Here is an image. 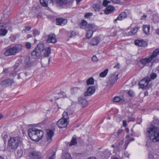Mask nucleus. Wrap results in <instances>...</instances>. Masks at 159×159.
Instances as JSON below:
<instances>
[{
  "label": "nucleus",
  "instance_id": "f704fd0d",
  "mask_svg": "<svg viewBox=\"0 0 159 159\" xmlns=\"http://www.w3.org/2000/svg\"><path fill=\"white\" fill-rule=\"evenodd\" d=\"M117 137H123L124 136V131L123 129H120L119 130L117 133L116 135Z\"/></svg>",
  "mask_w": 159,
  "mask_h": 159
},
{
  "label": "nucleus",
  "instance_id": "7ed1b4c3",
  "mask_svg": "<svg viewBox=\"0 0 159 159\" xmlns=\"http://www.w3.org/2000/svg\"><path fill=\"white\" fill-rule=\"evenodd\" d=\"M56 1L57 4L67 7L70 6L72 3L71 0H56ZM40 2L42 6L47 7L48 3H53V0H40Z\"/></svg>",
  "mask_w": 159,
  "mask_h": 159
},
{
  "label": "nucleus",
  "instance_id": "7c9ffc66",
  "mask_svg": "<svg viewBox=\"0 0 159 159\" xmlns=\"http://www.w3.org/2000/svg\"><path fill=\"white\" fill-rule=\"evenodd\" d=\"M114 7L111 6H108L105 10V13L107 14H108L112 12L114 9Z\"/></svg>",
  "mask_w": 159,
  "mask_h": 159
},
{
  "label": "nucleus",
  "instance_id": "69168bd1",
  "mask_svg": "<svg viewBox=\"0 0 159 159\" xmlns=\"http://www.w3.org/2000/svg\"><path fill=\"white\" fill-rule=\"evenodd\" d=\"M147 15H144L142 17V19H144L145 18H146L147 17Z\"/></svg>",
  "mask_w": 159,
  "mask_h": 159
},
{
  "label": "nucleus",
  "instance_id": "2eb2a0df",
  "mask_svg": "<svg viewBox=\"0 0 159 159\" xmlns=\"http://www.w3.org/2000/svg\"><path fill=\"white\" fill-rule=\"evenodd\" d=\"M41 153L39 152L33 151L30 153V155L35 159H40L41 158Z\"/></svg>",
  "mask_w": 159,
  "mask_h": 159
},
{
  "label": "nucleus",
  "instance_id": "c756f323",
  "mask_svg": "<svg viewBox=\"0 0 159 159\" xmlns=\"http://www.w3.org/2000/svg\"><path fill=\"white\" fill-rule=\"evenodd\" d=\"M150 27L149 25H143V32L147 35L149 34V30Z\"/></svg>",
  "mask_w": 159,
  "mask_h": 159
},
{
  "label": "nucleus",
  "instance_id": "052dcab7",
  "mask_svg": "<svg viewBox=\"0 0 159 159\" xmlns=\"http://www.w3.org/2000/svg\"><path fill=\"white\" fill-rule=\"evenodd\" d=\"M123 126L124 127H125L127 126L126 121V120H123Z\"/></svg>",
  "mask_w": 159,
  "mask_h": 159
},
{
  "label": "nucleus",
  "instance_id": "a19ab883",
  "mask_svg": "<svg viewBox=\"0 0 159 159\" xmlns=\"http://www.w3.org/2000/svg\"><path fill=\"white\" fill-rule=\"evenodd\" d=\"M60 98L62 97L63 98H66L67 97L66 93L63 91H61L60 93Z\"/></svg>",
  "mask_w": 159,
  "mask_h": 159
},
{
  "label": "nucleus",
  "instance_id": "f8f14e48",
  "mask_svg": "<svg viewBox=\"0 0 159 159\" xmlns=\"http://www.w3.org/2000/svg\"><path fill=\"white\" fill-rule=\"evenodd\" d=\"M68 121L64 118H61L58 121L57 125L60 128H63L66 127L68 124Z\"/></svg>",
  "mask_w": 159,
  "mask_h": 159
},
{
  "label": "nucleus",
  "instance_id": "c9c22d12",
  "mask_svg": "<svg viewBox=\"0 0 159 159\" xmlns=\"http://www.w3.org/2000/svg\"><path fill=\"white\" fill-rule=\"evenodd\" d=\"M94 80L92 78H90L88 79L86 81V84L87 85H92L94 84Z\"/></svg>",
  "mask_w": 159,
  "mask_h": 159
},
{
  "label": "nucleus",
  "instance_id": "e2e57ef3",
  "mask_svg": "<svg viewBox=\"0 0 159 159\" xmlns=\"http://www.w3.org/2000/svg\"><path fill=\"white\" fill-rule=\"evenodd\" d=\"M153 157V156L151 154H149V159H153L152 158Z\"/></svg>",
  "mask_w": 159,
  "mask_h": 159
},
{
  "label": "nucleus",
  "instance_id": "c03bdc74",
  "mask_svg": "<svg viewBox=\"0 0 159 159\" xmlns=\"http://www.w3.org/2000/svg\"><path fill=\"white\" fill-rule=\"evenodd\" d=\"M93 7L95 11H99L100 9V6L98 5H95Z\"/></svg>",
  "mask_w": 159,
  "mask_h": 159
},
{
  "label": "nucleus",
  "instance_id": "79ce46f5",
  "mask_svg": "<svg viewBox=\"0 0 159 159\" xmlns=\"http://www.w3.org/2000/svg\"><path fill=\"white\" fill-rule=\"evenodd\" d=\"M152 19L155 22H159V17L156 15L154 16Z\"/></svg>",
  "mask_w": 159,
  "mask_h": 159
},
{
  "label": "nucleus",
  "instance_id": "6ab92c4d",
  "mask_svg": "<svg viewBox=\"0 0 159 159\" xmlns=\"http://www.w3.org/2000/svg\"><path fill=\"white\" fill-rule=\"evenodd\" d=\"M67 22V21L65 19L58 18L56 19V23L57 25H64Z\"/></svg>",
  "mask_w": 159,
  "mask_h": 159
},
{
  "label": "nucleus",
  "instance_id": "dca6fc26",
  "mask_svg": "<svg viewBox=\"0 0 159 159\" xmlns=\"http://www.w3.org/2000/svg\"><path fill=\"white\" fill-rule=\"evenodd\" d=\"M5 25V24L2 23L0 24V35L1 36L5 35L7 32V30L3 28L6 27Z\"/></svg>",
  "mask_w": 159,
  "mask_h": 159
},
{
  "label": "nucleus",
  "instance_id": "72a5a7b5",
  "mask_svg": "<svg viewBox=\"0 0 159 159\" xmlns=\"http://www.w3.org/2000/svg\"><path fill=\"white\" fill-rule=\"evenodd\" d=\"M108 71V69H106L104 71L101 72L99 75V76L101 77H105Z\"/></svg>",
  "mask_w": 159,
  "mask_h": 159
},
{
  "label": "nucleus",
  "instance_id": "de8ad7c7",
  "mask_svg": "<svg viewBox=\"0 0 159 159\" xmlns=\"http://www.w3.org/2000/svg\"><path fill=\"white\" fill-rule=\"evenodd\" d=\"M129 95L131 97H134L135 96V94L134 92L132 90H130L128 93Z\"/></svg>",
  "mask_w": 159,
  "mask_h": 159
},
{
  "label": "nucleus",
  "instance_id": "49530a36",
  "mask_svg": "<svg viewBox=\"0 0 159 159\" xmlns=\"http://www.w3.org/2000/svg\"><path fill=\"white\" fill-rule=\"evenodd\" d=\"M157 77V75L156 74L154 73H152L150 75V79H152L153 80L154 79H155Z\"/></svg>",
  "mask_w": 159,
  "mask_h": 159
},
{
  "label": "nucleus",
  "instance_id": "393cba45",
  "mask_svg": "<svg viewBox=\"0 0 159 159\" xmlns=\"http://www.w3.org/2000/svg\"><path fill=\"white\" fill-rule=\"evenodd\" d=\"M13 82V80L12 79H7L2 81L1 84L6 86L9 85H11Z\"/></svg>",
  "mask_w": 159,
  "mask_h": 159
},
{
  "label": "nucleus",
  "instance_id": "0e129e2a",
  "mask_svg": "<svg viewBox=\"0 0 159 159\" xmlns=\"http://www.w3.org/2000/svg\"><path fill=\"white\" fill-rule=\"evenodd\" d=\"M156 33L157 34H159V29L156 30Z\"/></svg>",
  "mask_w": 159,
  "mask_h": 159
},
{
  "label": "nucleus",
  "instance_id": "5fc2aeb1",
  "mask_svg": "<svg viewBox=\"0 0 159 159\" xmlns=\"http://www.w3.org/2000/svg\"><path fill=\"white\" fill-rule=\"evenodd\" d=\"M17 154L18 157H20L22 155V152L21 150H19L17 152Z\"/></svg>",
  "mask_w": 159,
  "mask_h": 159
},
{
  "label": "nucleus",
  "instance_id": "6e6d98bb",
  "mask_svg": "<svg viewBox=\"0 0 159 159\" xmlns=\"http://www.w3.org/2000/svg\"><path fill=\"white\" fill-rule=\"evenodd\" d=\"M92 13H88L85 14L84 16L86 18L88 17L89 16H92Z\"/></svg>",
  "mask_w": 159,
  "mask_h": 159
},
{
  "label": "nucleus",
  "instance_id": "f257e3e1",
  "mask_svg": "<svg viewBox=\"0 0 159 159\" xmlns=\"http://www.w3.org/2000/svg\"><path fill=\"white\" fill-rule=\"evenodd\" d=\"M154 125H151L147 129L148 136L151 141L154 142L159 141V120L155 119L153 121Z\"/></svg>",
  "mask_w": 159,
  "mask_h": 159
},
{
  "label": "nucleus",
  "instance_id": "412c9836",
  "mask_svg": "<svg viewBox=\"0 0 159 159\" xmlns=\"http://www.w3.org/2000/svg\"><path fill=\"white\" fill-rule=\"evenodd\" d=\"M100 41V38L98 36H96L91 41L90 44L93 46L97 45Z\"/></svg>",
  "mask_w": 159,
  "mask_h": 159
},
{
  "label": "nucleus",
  "instance_id": "5701e85b",
  "mask_svg": "<svg viewBox=\"0 0 159 159\" xmlns=\"http://www.w3.org/2000/svg\"><path fill=\"white\" fill-rule=\"evenodd\" d=\"M25 63L27 67H29L33 64V61L31 58L29 57H26L25 60Z\"/></svg>",
  "mask_w": 159,
  "mask_h": 159
},
{
  "label": "nucleus",
  "instance_id": "58836bf2",
  "mask_svg": "<svg viewBox=\"0 0 159 159\" xmlns=\"http://www.w3.org/2000/svg\"><path fill=\"white\" fill-rule=\"evenodd\" d=\"M104 154L105 155V157H109L111 154L110 151L108 150H106L104 152Z\"/></svg>",
  "mask_w": 159,
  "mask_h": 159
},
{
  "label": "nucleus",
  "instance_id": "0eeeda50",
  "mask_svg": "<svg viewBox=\"0 0 159 159\" xmlns=\"http://www.w3.org/2000/svg\"><path fill=\"white\" fill-rule=\"evenodd\" d=\"M88 26L85 30L87 32L86 35L87 38L89 39L92 36L93 33L98 29V27L94 24H92V25H89Z\"/></svg>",
  "mask_w": 159,
  "mask_h": 159
},
{
  "label": "nucleus",
  "instance_id": "4d7b16f0",
  "mask_svg": "<svg viewBox=\"0 0 159 159\" xmlns=\"http://www.w3.org/2000/svg\"><path fill=\"white\" fill-rule=\"evenodd\" d=\"M55 153L53 152L52 155L48 159H55Z\"/></svg>",
  "mask_w": 159,
  "mask_h": 159
},
{
  "label": "nucleus",
  "instance_id": "20e7f679",
  "mask_svg": "<svg viewBox=\"0 0 159 159\" xmlns=\"http://www.w3.org/2000/svg\"><path fill=\"white\" fill-rule=\"evenodd\" d=\"M22 49V46L20 44H17L12 48L7 49L5 52L4 54L7 56L15 55L20 52Z\"/></svg>",
  "mask_w": 159,
  "mask_h": 159
},
{
  "label": "nucleus",
  "instance_id": "ea45409f",
  "mask_svg": "<svg viewBox=\"0 0 159 159\" xmlns=\"http://www.w3.org/2000/svg\"><path fill=\"white\" fill-rule=\"evenodd\" d=\"M33 34L34 36L38 35L40 34V31L37 30H33Z\"/></svg>",
  "mask_w": 159,
  "mask_h": 159
},
{
  "label": "nucleus",
  "instance_id": "473e14b6",
  "mask_svg": "<svg viewBox=\"0 0 159 159\" xmlns=\"http://www.w3.org/2000/svg\"><path fill=\"white\" fill-rule=\"evenodd\" d=\"M77 144V139L74 136H73L69 144V146H71L73 145H74Z\"/></svg>",
  "mask_w": 159,
  "mask_h": 159
},
{
  "label": "nucleus",
  "instance_id": "1a4fd4ad",
  "mask_svg": "<svg viewBox=\"0 0 159 159\" xmlns=\"http://www.w3.org/2000/svg\"><path fill=\"white\" fill-rule=\"evenodd\" d=\"M151 81L149 77H147L141 80L139 83L140 88L142 89H148L149 88V82Z\"/></svg>",
  "mask_w": 159,
  "mask_h": 159
},
{
  "label": "nucleus",
  "instance_id": "37998d69",
  "mask_svg": "<svg viewBox=\"0 0 159 159\" xmlns=\"http://www.w3.org/2000/svg\"><path fill=\"white\" fill-rule=\"evenodd\" d=\"M2 137L4 140L8 137V135L6 132H4L2 134Z\"/></svg>",
  "mask_w": 159,
  "mask_h": 159
},
{
  "label": "nucleus",
  "instance_id": "774afa93",
  "mask_svg": "<svg viewBox=\"0 0 159 159\" xmlns=\"http://www.w3.org/2000/svg\"><path fill=\"white\" fill-rule=\"evenodd\" d=\"M3 72H4L5 73H6L7 72V69H5L3 70Z\"/></svg>",
  "mask_w": 159,
  "mask_h": 159
},
{
  "label": "nucleus",
  "instance_id": "aec40b11",
  "mask_svg": "<svg viewBox=\"0 0 159 159\" xmlns=\"http://www.w3.org/2000/svg\"><path fill=\"white\" fill-rule=\"evenodd\" d=\"M126 140L125 143L124 145V149L125 150L127 148V146L132 141L134 140V138H132L130 137V136L129 135H127L126 136L125 138Z\"/></svg>",
  "mask_w": 159,
  "mask_h": 159
},
{
  "label": "nucleus",
  "instance_id": "a878e982",
  "mask_svg": "<svg viewBox=\"0 0 159 159\" xmlns=\"http://www.w3.org/2000/svg\"><path fill=\"white\" fill-rule=\"evenodd\" d=\"M92 24H87V22L85 20H82L80 25V28L86 30L88 27V25Z\"/></svg>",
  "mask_w": 159,
  "mask_h": 159
},
{
  "label": "nucleus",
  "instance_id": "8fccbe9b",
  "mask_svg": "<svg viewBox=\"0 0 159 159\" xmlns=\"http://www.w3.org/2000/svg\"><path fill=\"white\" fill-rule=\"evenodd\" d=\"M92 60L93 61L95 62H96L98 59L96 56H93L92 58Z\"/></svg>",
  "mask_w": 159,
  "mask_h": 159
},
{
  "label": "nucleus",
  "instance_id": "864d4df0",
  "mask_svg": "<svg viewBox=\"0 0 159 159\" xmlns=\"http://www.w3.org/2000/svg\"><path fill=\"white\" fill-rule=\"evenodd\" d=\"M129 122L130 121H134L135 120V118L133 117H128Z\"/></svg>",
  "mask_w": 159,
  "mask_h": 159
},
{
  "label": "nucleus",
  "instance_id": "6e6552de",
  "mask_svg": "<svg viewBox=\"0 0 159 159\" xmlns=\"http://www.w3.org/2000/svg\"><path fill=\"white\" fill-rule=\"evenodd\" d=\"M118 74H112L108 78V80L107 82V85L109 88H111L116 82L118 79Z\"/></svg>",
  "mask_w": 159,
  "mask_h": 159
},
{
  "label": "nucleus",
  "instance_id": "ddd939ff",
  "mask_svg": "<svg viewBox=\"0 0 159 159\" xmlns=\"http://www.w3.org/2000/svg\"><path fill=\"white\" fill-rule=\"evenodd\" d=\"M95 91V89L94 86H90L84 93V96H91L94 93Z\"/></svg>",
  "mask_w": 159,
  "mask_h": 159
},
{
  "label": "nucleus",
  "instance_id": "338daca9",
  "mask_svg": "<svg viewBox=\"0 0 159 159\" xmlns=\"http://www.w3.org/2000/svg\"><path fill=\"white\" fill-rule=\"evenodd\" d=\"M87 159H98L97 158H96L95 157H90L89 158H88Z\"/></svg>",
  "mask_w": 159,
  "mask_h": 159
},
{
  "label": "nucleus",
  "instance_id": "39448f33",
  "mask_svg": "<svg viewBox=\"0 0 159 159\" xmlns=\"http://www.w3.org/2000/svg\"><path fill=\"white\" fill-rule=\"evenodd\" d=\"M20 143V139L19 137H11L8 140V146L10 148L16 150Z\"/></svg>",
  "mask_w": 159,
  "mask_h": 159
},
{
  "label": "nucleus",
  "instance_id": "4c0bfd02",
  "mask_svg": "<svg viewBox=\"0 0 159 159\" xmlns=\"http://www.w3.org/2000/svg\"><path fill=\"white\" fill-rule=\"evenodd\" d=\"M124 143V141L123 140H121L120 141L119 143L118 144L116 145V147L117 148V149H118V151L120 150V147Z\"/></svg>",
  "mask_w": 159,
  "mask_h": 159
},
{
  "label": "nucleus",
  "instance_id": "f3484780",
  "mask_svg": "<svg viewBox=\"0 0 159 159\" xmlns=\"http://www.w3.org/2000/svg\"><path fill=\"white\" fill-rule=\"evenodd\" d=\"M78 102L83 107H85L88 105V102L87 101L82 98H80L78 99Z\"/></svg>",
  "mask_w": 159,
  "mask_h": 159
},
{
  "label": "nucleus",
  "instance_id": "f03ea898",
  "mask_svg": "<svg viewBox=\"0 0 159 159\" xmlns=\"http://www.w3.org/2000/svg\"><path fill=\"white\" fill-rule=\"evenodd\" d=\"M28 135L32 140L36 142L41 139L44 135L43 131L35 128L30 129L28 131Z\"/></svg>",
  "mask_w": 159,
  "mask_h": 159
},
{
  "label": "nucleus",
  "instance_id": "cd10ccee",
  "mask_svg": "<svg viewBox=\"0 0 159 159\" xmlns=\"http://www.w3.org/2000/svg\"><path fill=\"white\" fill-rule=\"evenodd\" d=\"M81 91L80 88L78 87L73 88L70 89V92L72 94H76Z\"/></svg>",
  "mask_w": 159,
  "mask_h": 159
},
{
  "label": "nucleus",
  "instance_id": "680f3d73",
  "mask_svg": "<svg viewBox=\"0 0 159 159\" xmlns=\"http://www.w3.org/2000/svg\"><path fill=\"white\" fill-rule=\"evenodd\" d=\"M31 29V27H26L25 30L27 31L30 30Z\"/></svg>",
  "mask_w": 159,
  "mask_h": 159
},
{
  "label": "nucleus",
  "instance_id": "e433bc0d",
  "mask_svg": "<svg viewBox=\"0 0 159 159\" xmlns=\"http://www.w3.org/2000/svg\"><path fill=\"white\" fill-rule=\"evenodd\" d=\"M69 112H64L62 114V117L61 118H64L65 120H68L69 119L68 113Z\"/></svg>",
  "mask_w": 159,
  "mask_h": 159
},
{
  "label": "nucleus",
  "instance_id": "bf43d9fd",
  "mask_svg": "<svg viewBox=\"0 0 159 159\" xmlns=\"http://www.w3.org/2000/svg\"><path fill=\"white\" fill-rule=\"evenodd\" d=\"M117 34L116 31L114 30V31L113 32V34L111 35V36H116Z\"/></svg>",
  "mask_w": 159,
  "mask_h": 159
},
{
  "label": "nucleus",
  "instance_id": "bb28decb",
  "mask_svg": "<svg viewBox=\"0 0 159 159\" xmlns=\"http://www.w3.org/2000/svg\"><path fill=\"white\" fill-rule=\"evenodd\" d=\"M139 28L138 26H135V27L132 29L130 31L128 32V34L129 35H134L137 33Z\"/></svg>",
  "mask_w": 159,
  "mask_h": 159
},
{
  "label": "nucleus",
  "instance_id": "13d9d810",
  "mask_svg": "<svg viewBox=\"0 0 159 159\" xmlns=\"http://www.w3.org/2000/svg\"><path fill=\"white\" fill-rule=\"evenodd\" d=\"M111 1L114 3L118 4L120 3V0H111Z\"/></svg>",
  "mask_w": 159,
  "mask_h": 159
},
{
  "label": "nucleus",
  "instance_id": "c85d7f7f",
  "mask_svg": "<svg viewBox=\"0 0 159 159\" xmlns=\"http://www.w3.org/2000/svg\"><path fill=\"white\" fill-rule=\"evenodd\" d=\"M125 101L124 99L118 96L115 97L112 100L113 102H123Z\"/></svg>",
  "mask_w": 159,
  "mask_h": 159
},
{
  "label": "nucleus",
  "instance_id": "a211bd4d",
  "mask_svg": "<svg viewBox=\"0 0 159 159\" xmlns=\"http://www.w3.org/2000/svg\"><path fill=\"white\" fill-rule=\"evenodd\" d=\"M135 44L142 47H145L147 46V43L145 41L143 40H136L135 41Z\"/></svg>",
  "mask_w": 159,
  "mask_h": 159
},
{
  "label": "nucleus",
  "instance_id": "423d86ee",
  "mask_svg": "<svg viewBox=\"0 0 159 159\" xmlns=\"http://www.w3.org/2000/svg\"><path fill=\"white\" fill-rule=\"evenodd\" d=\"M159 53V49H157L152 52V54L148 58H145L141 59L140 61L141 64L147 65V64L150 62L155 58Z\"/></svg>",
  "mask_w": 159,
  "mask_h": 159
},
{
  "label": "nucleus",
  "instance_id": "4468645a",
  "mask_svg": "<svg viewBox=\"0 0 159 159\" xmlns=\"http://www.w3.org/2000/svg\"><path fill=\"white\" fill-rule=\"evenodd\" d=\"M57 41L56 35L53 34H49L48 37V38L47 39L46 42L47 43H55Z\"/></svg>",
  "mask_w": 159,
  "mask_h": 159
},
{
  "label": "nucleus",
  "instance_id": "3c124183",
  "mask_svg": "<svg viewBox=\"0 0 159 159\" xmlns=\"http://www.w3.org/2000/svg\"><path fill=\"white\" fill-rule=\"evenodd\" d=\"M16 69H15L14 70L12 71L11 73H10V76H14L16 75Z\"/></svg>",
  "mask_w": 159,
  "mask_h": 159
},
{
  "label": "nucleus",
  "instance_id": "2f4dec72",
  "mask_svg": "<svg viewBox=\"0 0 159 159\" xmlns=\"http://www.w3.org/2000/svg\"><path fill=\"white\" fill-rule=\"evenodd\" d=\"M63 157L64 158L63 159H72L70 155L67 151L63 152Z\"/></svg>",
  "mask_w": 159,
  "mask_h": 159
},
{
  "label": "nucleus",
  "instance_id": "9b49d317",
  "mask_svg": "<svg viewBox=\"0 0 159 159\" xmlns=\"http://www.w3.org/2000/svg\"><path fill=\"white\" fill-rule=\"evenodd\" d=\"M40 45L43 46V50L41 51V55L44 57H48L51 53V49L50 47H44V45L43 43H40Z\"/></svg>",
  "mask_w": 159,
  "mask_h": 159
},
{
  "label": "nucleus",
  "instance_id": "603ef678",
  "mask_svg": "<svg viewBox=\"0 0 159 159\" xmlns=\"http://www.w3.org/2000/svg\"><path fill=\"white\" fill-rule=\"evenodd\" d=\"M76 34L73 31H71L70 32V37L72 38L75 36Z\"/></svg>",
  "mask_w": 159,
  "mask_h": 159
},
{
  "label": "nucleus",
  "instance_id": "b1692460",
  "mask_svg": "<svg viewBox=\"0 0 159 159\" xmlns=\"http://www.w3.org/2000/svg\"><path fill=\"white\" fill-rule=\"evenodd\" d=\"M126 16V15L125 12H121L117 17L116 19L114 20V22L117 23V20H121L125 18Z\"/></svg>",
  "mask_w": 159,
  "mask_h": 159
},
{
  "label": "nucleus",
  "instance_id": "a18cd8bd",
  "mask_svg": "<svg viewBox=\"0 0 159 159\" xmlns=\"http://www.w3.org/2000/svg\"><path fill=\"white\" fill-rule=\"evenodd\" d=\"M25 46L26 48L27 49H30L31 46V44L29 42H26L25 43Z\"/></svg>",
  "mask_w": 159,
  "mask_h": 159
},
{
  "label": "nucleus",
  "instance_id": "9d476101",
  "mask_svg": "<svg viewBox=\"0 0 159 159\" xmlns=\"http://www.w3.org/2000/svg\"><path fill=\"white\" fill-rule=\"evenodd\" d=\"M42 45H40V43L38 44L36 47L31 53V55L34 58H35L41 55V51L43 50Z\"/></svg>",
  "mask_w": 159,
  "mask_h": 159
},
{
  "label": "nucleus",
  "instance_id": "09e8293b",
  "mask_svg": "<svg viewBox=\"0 0 159 159\" xmlns=\"http://www.w3.org/2000/svg\"><path fill=\"white\" fill-rule=\"evenodd\" d=\"M110 1L107 0H104L103 2V5L105 7L107 6V5L110 3Z\"/></svg>",
  "mask_w": 159,
  "mask_h": 159
},
{
  "label": "nucleus",
  "instance_id": "4be33fe9",
  "mask_svg": "<svg viewBox=\"0 0 159 159\" xmlns=\"http://www.w3.org/2000/svg\"><path fill=\"white\" fill-rule=\"evenodd\" d=\"M54 133L52 130H49L47 132V139L48 142L50 143L52 141V137L54 135Z\"/></svg>",
  "mask_w": 159,
  "mask_h": 159
}]
</instances>
